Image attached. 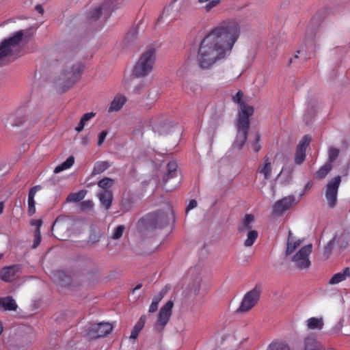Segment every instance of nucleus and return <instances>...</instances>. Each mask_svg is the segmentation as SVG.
<instances>
[{"label": "nucleus", "instance_id": "obj_30", "mask_svg": "<svg viewBox=\"0 0 350 350\" xmlns=\"http://www.w3.org/2000/svg\"><path fill=\"white\" fill-rule=\"evenodd\" d=\"M75 163V159L74 157L70 156L65 161H64L60 165H57L55 170L54 173L58 174L64 170H66L67 169H69Z\"/></svg>", "mask_w": 350, "mask_h": 350}, {"label": "nucleus", "instance_id": "obj_48", "mask_svg": "<svg viewBox=\"0 0 350 350\" xmlns=\"http://www.w3.org/2000/svg\"><path fill=\"white\" fill-rule=\"evenodd\" d=\"M42 189L40 185H36L31 187L28 193V200H34V197L37 191H40Z\"/></svg>", "mask_w": 350, "mask_h": 350}, {"label": "nucleus", "instance_id": "obj_21", "mask_svg": "<svg viewBox=\"0 0 350 350\" xmlns=\"http://www.w3.org/2000/svg\"><path fill=\"white\" fill-rule=\"evenodd\" d=\"M9 120H10V125L12 126H18L23 124V123L25 121V110L23 108L18 109L14 113V116H12Z\"/></svg>", "mask_w": 350, "mask_h": 350}, {"label": "nucleus", "instance_id": "obj_13", "mask_svg": "<svg viewBox=\"0 0 350 350\" xmlns=\"http://www.w3.org/2000/svg\"><path fill=\"white\" fill-rule=\"evenodd\" d=\"M240 107L241 109L239 112L237 126H241L243 128H250L249 118L254 113V108L245 103L242 104Z\"/></svg>", "mask_w": 350, "mask_h": 350}, {"label": "nucleus", "instance_id": "obj_49", "mask_svg": "<svg viewBox=\"0 0 350 350\" xmlns=\"http://www.w3.org/2000/svg\"><path fill=\"white\" fill-rule=\"evenodd\" d=\"M260 139V134L256 133V137H255V142L252 144V148H253L254 151L256 152H258L261 148V146L259 144Z\"/></svg>", "mask_w": 350, "mask_h": 350}, {"label": "nucleus", "instance_id": "obj_20", "mask_svg": "<svg viewBox=\"0 0 350 350\" xmlns=\"http://www.w3.org/2000/svg\"><path fill=\"white\" fill-rule=\"evenodd\" d=\"M350 277V268L345 267L342 271L335 273L329 280V284L335 285Z\"/></svg>", "mask_w": 350, "mask_h": 350}, {"label": "nucleus", "instance_id": "obj_8", "mask_svg": "<svg viewBox=\"0 0 350 350\" xmlns=\"http://www.w3.org/2000/svg\"><path fill=\"white\" fill-rule=\"evenodd\" d=\"M174 306V302L169 300L160 309L158 315L157 320L154 325V329L161 332L163 330L164 327L168 323L172 315V308Z\"/></svg>", "mask_w": 350, "mask_h": 350}, {"label": "nucleus", "instance_id": "obj_22", "mask_svg": "<svg viewBox=\"0 0 350 350\" xmlns=\"http://www.w3.org/2000/svg\"><path fill=\"white\" fill-rule=\"evenodd\" d=\"M126 101V98L124 96L121 94L116 95L113 100L111 101V105L108 109V111L112 112L119 111L122 107Z\"/></svg>", "mask_w": 350, "mask_h": 350}, {"label": "nucleus", "instance_id": "obj_17", "mask_svg": "<svg viewBox=\"0 0 350 350\" xmlns=\"http://www.w3.org/2000/svg\"><path fill=\"white\" fill-rule=\"evenodd\" d=\"M18 305L12 296H6L0 298V310L4 311H16Z\"/></svg>", "mask_w": 350, "mask_h": 350}, {"label": "nucleus", "instance_id": "obj_32", "mask_svg": "<svg viewBox=\"0 0 350 350\" xmlns=\"http://www.w3.org/2000/svg\"><path fill=\"white\" fill-rule=\"evenodd\" d=\"M247 239L244 241L245 247H251L253 245L258 237V232L255 230L247 231Z\"/></svg>", "mask_w": 350, "mask_h": 350}, {"label": "nucleus", "instance_id": "obj_52", "mask_svg": "<svg viewBox=\"0 0 350 350\" xmlns=\"http://www.w3.org/2000/svg\"><path fill=\"white\" fill-rule=\"evenodd\" d=\"M107 135V131H103L98 135V146H100L103 144Z\"/></svg>", "mask_w": 350, "mask_h": 350}, {"label": "nucleus", "instance_id": "obj_26", "mask_svg": "<svg viewBox=\"0 0 350 350\" xmlns=\"http://www.w3.org/2000/svg\"><path fill=\"white\" fill-rule=\"evenodd\" d=\"M146 321V315H142L131 331L130 338L136 339L141 330L144 327Z\"/></svg>", "mask_w": 350, "mask_h": 350}, {"label": "nucleus", "instance_id": "obj_55", "mask_svg": "<svg viewBox=\"0 0 350 350\" xmlns=\"http://www.w3.org/2000/svg\"><path fill=\"white\" fill-rule=\"evenodd\" d=\"M197 206V202L195 200H191L189 202V204L187 205L186 208V211L188 212L190 210L196 208Z\"/></svg>", "mask_w": 350, "mask_h": 350}, {"label": "nucleus", "instance_id": "obj_4", "mask_svg": "<svg viewBox=\"0 0 350 350\" xmlns=\"http://www.w3.org/2000/svg\"><path fill=\"white\" fill-rule=\"evenodd\" d=\"M82 70L83 65L81 63L66 66L61 75V80L64 83V91L69 89L80 79Z\"/></svg>", "mask_w": 350, "mask_h": 350}, {"label": "nucleus", "instance_id": "obj_37", "mask_svg": "<svg viewBox=\"0 0 350 350\" xmlns=\"http://www.w3.org/2000/svg\"><path fill=\"white\" fill-rule=\"evenodd\" d=\"M340 153L338 148L334 147H329L327 151L328 160L327 162H330L331 164L336 160Z\"/></svg>", "mask_w": 350, "mask_h": 350}, {"label": "nucleus", "instance_id": "obj_53", "mask_svg": "<svg viewBox=\"0 0 350 350\" xmlns=\"http://www.w3.org/2000/svg\"><path fill=\"white\" fill-rule=\"evenodd\" d=\"M96 113L94 112L85 113L81 118V120L85 123L87 121L90 120L92 118L95 116Z\"/></svg>", "mask_w": 350, "mask_h": 350}, {"label": "nucleus", "instance_id": "obj_18", "mask_svg": "<svg viewBox=\"0 0 350 350\" xmlns=\"http://www.w3.org/2000/svg\"><path fill=\"white\" fill-rule=\"evenodd\" d=\"M271 163L268 157H265L263 162L258 168L257 172L261 174L265 180H269L271 176Z\"/></svg>", "mask_w": 350, "mask_h": 350}, {"label": "nucleus", "instance_id": "obj_10", "mask_svg": "<svg viewBox=\"0 0 350 350\" xmlns=\"http://www.w3.org/2000/svg\"><path fill=\"white\" fill-rule=\"evenodd\" d=\"M113 325L109 323H98L89 327L87 334L90 339L105 337L113 330Z\"/></svg>", "mask_w": 350, "mask_h": 350}, {"label": "nucleus", "instance_id": "obj_9", "mask_svg": "<svg viewBox=\"0 0 350 350\" xmlns=\"http://www.w3.org/2000/svg\"><path fill=\"white\" fill-rule=\"evenodd\" d=\"M341 182L340 176L332 178L326 186L325 198L329 208H334L337 203L338 190Z\"/></svg>", "mask_w": 350, "mask_h": 350}, {"label": "nucleus", "instance_id": "obj_45", "mask_svg": "<svg viewBox=\"0 0 350 350\" xmlns=\"http://www.w3.org/2000/svg\"><path fill=\"white\" fill-rule=\"evenodd\" d=\"M208 1L209 2L204 7L206 12H209L213 8L217 7L221 3V0H211Z\"/></svg>", "mask_w": 350, "mask_h": 350}, {"label": "nucleus", "instance_id": "obj_38", "mask_svg": "<svg viewBox=\"0 0 350 350\" xmlns=\"http://www.w3.org/2000/svg\"><path fill=\"white\" fill-rule=\"evenodd\" d=\"M337 240V235L335 234L332 239H331L327 245L325 246L323 250V255L328 258L329 256L331 254L332 251L334 249V242Z\"/></svg>", "mask_w": 350, "mask_h": 350}, {"label": "nucleus", "instance_id": "obj_40", "mask_svg": "<svg viewBox=\"0 0 350 350\" xmlns=\"http://www.w3.org/2000/svg\"><path fill=\"white\" fill-rule=\"evenodd\" d=\"M311 142V137L308 135H304L301 141L299 142L297 148L299 150H306Z\"/></svg>", "mask_w": 350, "mask_h": 350}, {"label": "nucleus", "instance_id": "obj_56", "mask_svg": "<svg viewBox=\"0 0 350 350\" xmlns=\"http://www.w3.org/2000/svg\"><path fill=\"white\" fill-rule=\"evenodd\" d=\"M159 304L152 302L149 306L148 312L150 313H153L156 312L158 309Z\"/></svg>", "mask_w": 350, "mask_h": 350}, {"label": "nucleus", "instance_id": "obj_42", "mask_svg": "<svg viewBox=\"0 0 350 350\" xmlns=\"http://www.w3.org/2000/svg\"><path fill=\"white\" fill-rule=\"evenodd\" d=\"M55 276L61 280V286H67L70 283V278L62 271H57Z\"/></svg>", "mask_w": 350, "mask_h": 350}, {"label": "nucleus", "instance_id": "obj_47", "mask_svg": "<svg viewBox=\"0 0 350 350\" xmlns=\"http://www.w3.org/2000/svg\"><path fill=\"white\" fill-rule=\"evenodd\" d=\"M41 242V233L40 229H36L34 232V241L32 245V248L35 249L36 248Z\"/></svg>", "mask_w": 350, "mask_h": 350}, {"label": "nucleus", "instance_id": "obj_16", "mask_svg": "<svg viewBox=\"0 0 350 350\" xmlns=\"http://www.w3.org/2000/svg\"><path fill=\"white\" fill-rule=\"evenodd\" d=\"M96 196L103 208L105 210L110 208L113 199L112 191H100L97 193Z\"/></svg>", "mask_w": 350, "mask_h": 350}, {"label": "nucleus", "instance_id": "obj_15", "mask_svg": "<svg viewBox=\"0 0 350 350\" xmlns=\"http://www.w3.org/2000/svg\"><path fill=\"white\" fill-rule=\"evenodd\" d=\"M250 128H243L237 126V134L232 144L233 148L241 150L245 145L248 135Z\"/></svg>", "mask_w": 350, "mask_h": 350}, {"label": "nucleus", "instance_id": "obj_5", "mask_svg": "<svg viewBox=\"0 0 350 350\" xmlns=\"http://www.w3.org/2000/svg\"><path fill=\"white\" fill-rule=\"evenodd\" d=\"M261 294V287L256 285L253 289L246 293L237 309L238 312L250 311L258 301Z\"/></svg>", "mask_w": 350, "mask_h": 350}, {"label": "nucleus", "instance_id": "obj_28", "mask_svg": "<svg viewBox=\"0 0 350 350\" xmlns=\"http://www.w3.org/2000/svg\"><path fill=\"white\" fill-rule=\"evenodd\" d=\"M110 166L111 163L109 161H97L94 164L92 174V175L100 174L107 170Z\"/></svg>", "mask_w": 350, "mask_h": 350}, {"label": "nucleus", "instance_id": "obj_6", "mask_svg": "<svg viewBox=\"0 0 350 350\" xmlns=\"http://www.w3.org/2000/svg\"><path fill=\"white\" fill-rule=\"evenodd\" d=\"M23 31L20 30L7 39H4L0 44V62L11 53L12 48L16 46L22 40Z\"/></svg>", "mask_w": 350, "mask_h": 350}, {"label": "nucleus", "instance_id": "obj_63", "mask_svg": "<svg viewBox=\"0 0 350 350\" xmlns=\"http://www.w3.org/2000/svg\"><path fill=\"white\" fill-rule=\"evenodd\" d=\"M3 257V254L0 253V260L2 259Z\"/></svg>", "mask_w": 350, "mask_h": 350}, {"label": "nucleus", "instance_id": "obj_59", "mask_svg": "<svg viewBox=\"0 0 350 350\" xmlns=\"http://www.w3.org/2000/svg\"><path fill=\"white\" fill-rule=\"evenodd\" d=\"M35 9L40 14H43V12H44V9H43L42 6L41 5H40V4L36 5L35 6Z\"/></svg>", "mask_w": 350, "mask_h": 350}, {"label": "nucleus", "instance_id": "obj_58", "mask_svg": "<svg viewBox=\"0 0 350 350\" xmlns=\"http://www.w3.org/2000/svg\"><path fill=\"white\" fill-rule=\"evenodd\" d=\"M85 126V123L83 122H82L81 120H80V122L78 124V126L75 128V130L79 133L81 132V131H83V128Z\"/></svg>", "mask_w": 350, "mask_h": 350}, {"label": "nucleus", "instance_id": "obj_60", "mask_svg": "<svg viewBox=\"0 0 350 350\" xmlns=\"http://www.w3.org/2000/svg\"><path fill=\"white\" fill-rule=\"evenodd\" d=\"M4 209V204L2 202H0V215L3 213Z\"/></svg>", "mask_w": 350, "mask_h": 350}, {"label": "nucleus", "instance_id": "obj_57", "mask_svg": "<svg viewBox=\"0 0 350 350\" xmlns=\"http://www.w3.org/2000/svg\"><path fill=\"white\" fill-rule=\"evenodd\" d=\"M42 224V221L41 219L33 220L31 222V225L36 226V229H40Z\"/></svg>", "mask_w": 350, "mask_h": 350}, {"label": "nucleus", "instance_id": "obj_44", "mask_svg": "<svg viewBox=\"0 0 350 350\" xmlns=\"http://www.w3.org/2000/svg\"><path fill=\"white\" fill-rule=\"evenodd\" d=\"M93 207L94 202L92 200L83 201L79 204V208L81 211L92 210Z\"/></svg>", "mask_w": 350, "mask_h": 350}, {"label": "nucleus", "instance_id": "obj_3", "mask_svg": "<svg viewBox=\"0 0 350 350\" xmlns=\"http://www.w3.org/2000/svg\"><path fill=\"white\" fill-rule=\"evenodd\" d=\"M155 62V50L153 48H148L144 52L133 70L135 77H144L147 76L153 68Z\"/></svg>", "mask_w": 350, "mask_h": 350}, {"label": "nucleus", "instance_id": "obj_34", "mask_svg": "<svg viewBox=\"0 0 350 350\" xmlns=\"http://www.w3.org/2000/svg\"><path fill=\"white\" fill-rule=\"evenodd\" d=\"M86 194V191L84 190H81L76 193H70L67 198L66 201L68 202H78L82 200Z\"/></svg>", "mask_w": 350, "mask_h": 350}, {"label": "nucleus", "instance_id": "obj_27", "mask_svg": "<svg viewBox=\"0 0 350 350\" xmlns=\"http://www.w3.org/2000/svg\"><path fill=\"white\" fill-rule=\"evenodd\" d=\"M177 163L174 161H170L167 165V174L163 178V183H166L170 178H174L176 174Z\"/></svg>", "mask_w": 350, "mask_h": 350}, {"label": "nucleus", "instance_id": "obj_23", "mask_svg": "<svg viewBox=\"0 0 350 350\" xmlns=\"http://www.w3.org/2000/svg\"><path fill=\"white\" fill-rule=\"evenodd\" d=\"M191 5V0H174L170 4L165 8L163 14L168 12L174 7H178L180 12L186 10Z\"/></svg>", "mask_w": 350, "mask_h": 350}, {"label": "nucleus", "instance_id": "obj_51", "mask_svg": "<svg viewBox=\"0 0 350 350\" xmlns=\"http://www.w3.org/2000/svg\"><path fill=\"white\" fill-rule=\"evenodd\" d=\"M243 93L241 91H238L237 94L232 97V101L234 103H239L240 105L244 104L245 103L243 101Z\"/></svg>", "mask_w": 350, "mask_h": 350}, {"label": "nucleus", "instance_id": "obj_7", "mask_svg": "<svg viewBox=\"0 0 350 350\" xmlns=\"http://www.w3.org/2000/svg\"><path fill=\"white\" fill-rule=\"evenodd\" d=\"M312 245L308 244L302 247L292 258L295 266L299 269H305L310 266L309 255L312 252Z\"/></svg>", "mask_w": 350, "mask_h": 350}, {"label": "nucleus", "instance_id": "obj_14", "mask_svg": "<svg viewBox=\"0 0 350 350\" xmlns=\"http://www.w3.org/2000/svg\"><path fill=\"white\" fill-rule=\"evenodd\" d=\"M21 272L20 265H13L5 267L0 270V279L5 282H12L18 273Z\"/></svg>", "mask_w": 350, "mask_h": 350}, {"label": "nucleus", "instance_id": "obj_64", "mask_svg": "<svg viewBox=\"0 0 350 350\" xmlns=\"http://www.w3.org/2000/svg\"><path fill=\"white\" fill-rule=\"evenodd\" d=\"M306 188H310V183H308L306 185Z\"/></svg>", "mask_w": 350, "mask_h": 350}, {"label": "nucleus", "instance_id": "obj_41", "mask_svg": "<svg viewBox=\"0 0 350 350\" xmlns=\"http://www.w3.org/2000/svg\"><path fill=\"white\" fill-rule=\"evenodd\" d=\"M137 33H138L137 27H135L131 28L129 31V32L126 33V36L125 38L126 42L129 43L134 42L137 38Z\"/></svg>", "mask_w": 350, "mask_h": 350}, {"label": "nucleus", "instance_id": "obj_50", "mask_svg": "<svg viewBox=\"0 0 350 350\" xmlns=\"http://www.w3.org/2000/svg\"><path fill=\"white\" fill-rule=\"evenodd\" d=\"M28 214L31 216L36 213V202L34 200H28Z\"/></svg>", "mask_w": 350, "mask_h": 350}, {"label": "nucleus", "instance_id": "obj_36", "mask_svg": "<svg viewBox=\"0 0 350 350\" xmlns=\"http://www.w3.org/2000/svg\"><path fill=\"white\" fill-rule=\"evenodd\" d=\"M306 150L296 148L295 154V163L296 165H301L304 162L306 156Z\"/></svg>", "mask_w": 350, "mask_h": 350}, {"label": "nucleus", "instance_id": "obj_31", "mask_svg": "<svg viewBox=\"0 0 350 350\" xmlns=\"http://www.w3.org/2000/svg\"><path fill=\"white\" fill-rule=\"evenodd\" d=\"M172 126L169 124L164 122L163 124L156 125L154 127V131L159 135H165L172 132Z\"/></svg>", "mask_w": 350, "mask_h": 350}, {"label": "nucleus", "instance_id": "obj_61", "mask_svg": "<svg viewBox=\"0 0 350 350\" xmlns=\"http://www.w3.org/2000/svg\"><path fill=\"white\" fill-rule=\"evenodd\" d=\"M142 285L141 284H139L137 285V286H135V288L133 289V291H137V290H138V289L141 288H142Z\"/></svg>", "mask_w": 350, "mask_h": 350}, {"label": "nucleus", "instance_id": "obj_35", "mask_svg": "<svg viewBox=\"0 0 350 350\" xmlns=\"http://www.w3.org/2000/svg\"><path fill=\"white\" fill-rule=\"evenodd\" d=\"M267 350H290V347L284 342L275 340L269 344Z\"/></svg>", "mask_w": 350, "mask_h": 350}, {"label": "nucleus", "instance_id": "obj_19", "mask_svg": "<svg viewBox=\"0 0 350 350\" xmlns=\"http://www.w3.org/2000/svg\"><path fill=\"white\" fill-rule=\"evenodd\" d=\"M304 350H325L322 344L313 336H309L304 341Z\"/></svg>", "mask_w": 350, "mask_h": 350}, {"label": "nucleus", "instance_id": "obj_43", "mask_svg": "<svg viewBox=\"0 0 350 350\" xmlns=\"http://www.w3.org/2000/svg\"><path fill=\"white\" fill-rule=\"evenodd\" d=\"M125 230V227L123 225H119L116 228H114L111 239L114 240H118L122 236Z\"/></svg>", "mask_w": 350, "mask_h": 350}, {"label": "nucleus", "instance_id": "obj_2", "mask_svg": "<svg viewBox=\"0 0 350 350\" xmlns=\"http://www.w3.org/2000/svg\"><path fill=\"white\" fill-rule=\"evenodd\" d=\"M173 213L168 208L166 212L156 211L148 213L141 219V222L148 230L161 229L173 219Z\"/></svg>", "mask_w": 350, "mask_h": 350}, {"label": "nucleus", "instance_id": "obj_25", "mask_svg": "<svg viewBox=\"0 0 350 350\" xmlns=\"http://www.w3.org/2000/svg\"><path fill=\"white\" fill-rule=\"evenodd\" d=\"M254 220V217L252 214L245 215L244 219L242 220L239 225L238 230L239 232H245L252 230V224Z\"/></svg>", "mask_w": 350, "mask_h": 350}, {"label": "nucleus", "instance_id": "obj_11", "mask_svg": "<svg viewBox=\"0 0 350 350\" xmlns=\"http://www.w3.org/2000/svg\"><path fill=\"white\" fill-rule=\"evenodd\" d=\"M116 1V0H105L101 5L97 6L92 10L90 13V18L96 20L103 14L109 16L117 8L114 4Z\"/></svg>", "mask_w": 350, "mask_h": 350}, {"label": "nucleus", "instance_id": "obj_24", "mask_svg": "<svg viewBox=\"0 0 350 350\" xmlns=\"http://www.w3.org/2000/svg\"><path fill=\"white\" fill-rule=\"evenodd\" d=\"M323 325L324 321L322 317H311L306 321L307 328L310 330H321Z\"/></svg>", "mask_w": 350, "mask_h": 350}, {"label": "nucleus", "instance_id": "obj_29", "mask_svg": "<svg viewBox=\"0 0 350 350\" xmlns=\"http://www.w3.org/2000/svg\"><path fill=\"white\" fill-rule=\"evenodd\" d=\"M115 180L112 178L105 177L100 180L97 185L99 188H100V191H112L111 188L114 185Z\"/></svg>", "mask_w": 350, "mask_h": 350}, {"label": "nucleus", "instance_id": "obj_39", "mask_svg": "<svg viewBox=\"0 0 350 350\" xmlns=\"http://www.w3.org/2000/svg\"><path fill=\"white\" fill-rule=\"evenodd\" d=\"M301 242L300 240H297L295 242L290 241L289 240L287 242V247L286 250V256H288L291 254L297 247H298L301 245Z\"/></svg>", "mask_w": 350, "mask_h": 350}, {"label": "nucleus", "instance_id": "obj_62", "mask_svg": "<svg viewBox=\"0 0 350 350\" xmlns=\"http://www.w3.org/2000/svg\"><path fill=\"white\" fill-rule=\"evenodd\" d=\"M3 330V324H2V322L0 321V335L2 334Z\"/></svg>", "mask_w": 350, "mask_h": 350}, {"label": "nucleus", "instance_id": "obj_46", "mask_svg": "<svg viewBox=\"0 0 350 350\" xmlns=\"http://www.w3.org/2000/svg\"><path fill=\"white\" fill-rule=\"evenodd\" d=\"M167 293V289L166 287L162 288L160 292L153 297L152 302L159 304Z\"/></svg>", "mask_w": 350, "mask_h": 350}, {"label": "nucleus", "instance_id": "obj_12", "mask_svg": "<svg viewBox=\"0 0 350 350\" xmlns=\"http://www.w3.org/2000/svg\"><path fill=\"white\" fill-rule=\"evenodd\" d=\"M297 203L294 196H288L278 200L273 206V214L281 216L286 211Z\"/></svg>", "mask_w": 350, "mask_h": 350}, {"label": "nucleus", "instance_id": "obj_33", "mask_svg": "<svg viewBox=\"0 0 350 350\" xmlns=\"http://www.w3.org/2000/svg\"><path fill=\"white\" fill-rule=\"evenodd\" d=\"M332 169V164L326 162L322 165L316 173V177L319 179L325 178Z\"/></svg>", "mask_w": 350, "mask_h": 350}, {"label": "nucleus", "instance_id": "obj_54", "mask_svg": "<svg viewBox=\"0 0 350 350\" xmlns=\"http://www.w3.org/2000/svg\"><path fill=\"white\" fill-rule=\"evenodd\" d=\"M200 282H201V280L198 279L196 281V284H194L193 288H191V291H193V293L196 295H198V293H199V291L200 289Z\"/></svg>", "mask_w": 350, "mask_h": 350}, {"label": "nucleus", "instance_id": "obj_1", "mask_svg": "<svg viewBox=\"0 0 350 350\" xmlns=\"http://www.w3.org/2000/svg\"><path fill=\"white\" fill-rule=\"evenodd\" d=\"M240 36V27L234 19L221 21L200 43L197 61L202 69H208L232 51Z\"/></svg>", "mask_w": 350, "mask_h": 350}]
</instances>
